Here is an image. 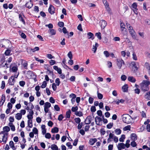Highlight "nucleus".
<instances>
[{
  "instance_id": "f257e3e1",
  "label": "nucleus",
  "mask_w": 150,
  "mask_h": 150,
  "mask_svg": "<svg viewBox=\"0 0 150 150\" xmlns=\"http://www.w3.org/2000/svg\"><path fill=\"white\" fill-rule=\"evenodd\" d=\"M10 42L8 40L3 39L0 40V47L5 48L9 47Z\"/></svg>"
},
{
  "instance_id": "f03ea898",
  "label": "nucleus",
  "mask_w": 150,
  "mask_h": 150,
  "mask_svg": "<svg viewBox=\"0 0 150 150\" xmlns=\"http://www.w3.org/2000/svg\"><path fill=\"white\" fill-rule=\"evenodd\" d=\"M122 117L123 121L125 123L129 124L131 123L132 121V118L128 114L123 115L122 116Z\"/></svg>"
},
{
  "instance_id": "7ed1b4c3",
  "label": "nucleus",
  "mask_w": 150,
  "mask_h": 150,
  "mask_svg": "<svg viewBox=\"0 0 150 150\" xmlns=\"http://www.w3.org/2000/svg\"><path fill=\"white\" fill-rule=\"evenodd\" d=\"M126 24L129 33H130L132 38L134 39L137 40L136 36V33L134 30L133 29L132 27L130 25L127 23H126Z\"/></svg>"
},
{
  "instance_id": "20e7f679",
  "label": "nucleus",
  "mask_w": 150,
  "mask_h": 150,
  "mask_svg": "<svg viewBox=\"0 0 150 150\" xmlns=\"http://www.w3.org/2000/svg\"><path fill=\"white\" fill-rule=\"evenodd\" d=\"M4 130L0 132V142H3L4 143H6L7 141V137H6L8 135V133H5Z\"/></svg>"
},
{
  "instance_id": "39448f33",
  "label": "nucleus",
  "mask_w": 150,
  "mask_h": 150,
  "mask_svg": "<svg viewBox=\"0 0 150 150\" xmlns=\"http://www.w3.org/2000/svg\"><path fill=\"white\" fill-rule=\"evenodd\" d=\"M125 64L124 61L121 59H117V65L119 69H120L122 65Z\"/></svg>"
},
{
  "instance_id": "423d86ee",
  "label": "nucleus",
  "mask_w": 150,
  "mask_h": 150,
  "mask_svg": "<svg viewBox=\"0 0 150 150\" xmlns=\"http://www.w3.org/2000/svg\"><path fill=\"white\" fill-rule=\"evenodd\" d=\"M15 81L14 76H11L9 79L8 83L10 85H13Z\"/></svg>"
},
{
  "instance_id": "0eeeda50",
  "label": "nucleus",
  "mask_w": 150,
  "mask_h": 150,
  "mask_svg": "<svg viewBox=\"0 0 150 150\" xmlns=\"http://www.w3.org/2000/svg\"><path fill=\"white\" fill-rule=\"evenodd\" d=\"M28 74L29 75H30V76L28 77V78L31 79L33 78L34 81H36V76L34 74L32 71H28Z\"/></svg>"
},
{
  "instance_id": "6e6552de",
  "label": "nucleus",
  "mask_w": 150,
  "mask_h": 150,
  "mask_svg": "<svg viewBox=\"0 0 150 150\" xmlns=\"http://www.w3.org/2000/svg\"><path fill=\"white\" fill-rule=\"evenodd\" d=\"M140 86L141 87L142 90L144 92H146L149 90V86L144 85L140 84Z\"/></svg>"
},
{
  "instance_id": "1a4fd4ad",
  "label": "nucleus",
  "mask_w": 150,
  "mask_h": 150,
  "mask_svg": "<svg viewBox=\"0 0 150 150\" xmlns=\"http://www.w3.org/2000/svg\"><path fill=\"white\" fill-rule=\"evenodd\" d=\"M117 147L118 150H121L122 149H124L125 148V144L122 143H119Z\"/></svg>"
},
{
  "instance_id": "9d476101",
  "label": "nucleus",
  "mask_w": 150,
  "mask_h": 150,
  "mask_svg": "<svg viewBox=\"0 0 150 150\" xmlns=\"http://www.w3.org/2000/svg\"><path fill=\"white\" fill-rule=\"evenodd\" d=\"M48 10L51 14H53L54 13V8L52 5H50Z\"/></svg>"
},
{
  "instance_id": "9b49d317",
  "label": "nucleus",
  "mask_w": 150,
  "mask_h": 150,
  "mask_svg": "<svg viewBox=\"0 0 150 150\" xmlns=\"http://www.w3.org/2000/svg\"><path fill=\"white\" fill-rule=\"evenodd\" d=\"M102 120L101 118L98 116H96L95 118V122L98 125H102V124H100V122H101Z\"/></svg>"
},
{
  "instance_id": "f8f14e48",
  "label": "nucleus",
  "mask_w": 150,
  "mask_h": 150,
  "mask_svg": "<svg viewBox=\"0 0 150 150\" xmlns=\"http://www.w3.org/2000/svg\"><path fill=\"white\" fill-rule=\"evenodd\" d=\"M29 113L30 114L28 115L27 116V118L28 120H32L33 118V111L32 110H30Z\"/></svg>"
},
{
  "instance_id": "ddd939ff",
  "label": "nucleus",
  "mask_w": 150,
  "mask_h": 150,
  "mask_svg": "<svg viewBox=\"0 0 150 150\" xmlns=\"http://www.w3.org/2000/svg\"><path fill=\"white\" fill-rule=\"evenodd\" d=\"M33 5V4L32 0H30L29 1L27 2L25 4V6L28 8H31Z\"/></svg>"
},
{
  "instance_id": "4468645a",
  "label": "nucleus",
  "mask_w": 150,
  "mask_h": 150,
  "mask_svg": "<svg viewBox=\"0 0 150 150\" xmlns=\"http://www.w3.org/2000/svg\"><path fill=\"white\" fill-rule=\"evenodd\" d=\"M25 17L24 15H22L21 13L19 14V20L21 21L24 25L25 24V22L24 19V17Z\"/></svg>"
},
{
  "instance_id": "2eb2a0df",
  "label": "nucleus",
  "mask_w": 150,
  "mask_h": 150,
  "mask_svg": "<svg viewBox=\"0 0 150 150\" xmlns=\"http://www.w3.org/2000/svg\"><path fill=\"white\" fill-rule=\"evenodd\" d=\"M92 117L91 116H88L86 118L85 121L86 124H90L91 122Z\"/></svg>"
},
{
  "instance_id": "dca6fc26",
  "label": "nucleus",
  "mask_w": 150,
  "mask_h": 150,
  "mask_svg": "<svg viewBox=\"0 0 150 150\" xmlns=\"http://www.w3.org/2000/svg\"><path fill=\"white\" fill-rule=\"evenodd\" d=\"M5 100V96L4 95H2L1 98V101L0 102V106H2Z\"/></svg>"
},
{
  "instance_id": "f3484780",
  "label": "nucleus",
  "mask_w": 150,
  "mask_h": 150,
  "mask_svg": "<svg viewBox=\"0 0 150 150\" xmlns=\"http://www.w3.org/2000/svg\"><path fill=\"white\" fill-rule=\"evenodd\" d=\"M97 141V140L96 138L90 139L89 141V144L91 145H93Z\"/></svg>"
},
{
  "instance_id": "a211bd4d",
  "label": "nucleus",
  "mask_w": 150,
  "mask_h": 150,
  "mask_svg": "<svg viewBox=\"0 0 150 150\" xmlns=\"http://www.w3.org/2000/svg\"><path fill=\"white\" fill-rule=\"evenodd\" d=\"M87 35L88 39H91L92 40L94 39V37L93 33L91 32H88L87 33Z\"/></svg>"
},
{
  "instance_id": "6ab92c4d",
  "label": "nucleus",
  "mask_w": 150,
  "mask_h": 150,
  "mask_svg": "<svg viewBox=\"0 0 150 150\" xmlns=\"http://www.w3.org/2000/svg\"><path fill=\"white\" fill-rule=\"evenodd\" d=\"M5 62V61H4L0 65V68L4 67L5 69H6L9 67L8 66V64L7 63V62L4 64Z\"/></svg>"
},
{
  "instance_id": "aec40b11",
  "label": "nucleus",
  "mask_w": 150,
  "mask_h": 150,
  "mask_svg": "<svg viewBox=\"0 0 150 150\" xmlns=\"http://www.w3.org/2000/svg\"><path fill=\"white\" fill-rule=\"evenodd\" d=\"M140 84L149 86V85L150 84V82L148 80H143Z\"/></svg>"
},
{
  "instance_id": "412c9836",
  "label": "nucleus",
  "mask_w": 150,
  "mask_h": 150,
  "mask_svg": "<svg viewBox=\"0 0 150 150\" xmlns=\"http://www.w3.org/2000/svg\"><path fill=\"white\" fill-rule=\"evenodd\" d=\"M128 86L127 84H125L122 87V89L124 92H126L128 91Z\"/></svg>"
},
{
  "instance_id": "4be33fe9",
  "label": "nucleus",
  "mask_w": 150,
  "mask_h": 150,
  "mask_svg": "<svg viewBox=\"0 0 150 150\" xmlns=\"http://www.w3.org/2000/svg\"><path fill=\"white\" fill-rule=\"evenodd\" d=\"M98 44L96 43L95 45H93L92 48V50L93 51V52L94 53L96 52L97 47L98 46Z\"/></svg>"
},
{
  "instance_id": "5701e85b",
  "label": "nucleus",
  "mask_w": 150,
  "mask_h": 150,
  "mask_svg": "<svg viewBox=\"0 0 150 150\" xmlns=\"http://www.w3.org/2000/svg\"><path fill=\"white\" fill-rule=\"evenodd\" d=\"M15 118L17 120H19L21 119L22 117L21 114L17 113L15 115Z\"/></svg>"
},
{
  "instance_id": "b1692460",
  "label": "nucleus",
  "mask_w": 150,
  "mask_h": 150,
  "mask_svg": "<svg viewBox=\"0 0 150 150\" xmlns=\"http://www.w3.org/2000/svg\"><path fill=\"white\" fill-rule=\"evenodd\" d=\"M128 79L129 81L133 83L135 82L136 81L135 78L133 76H129Z\"/></svg>"
},
{
  "instance_id": "393cba45",
  "label": "nucleus",
  "mask_w": 150,
  "mask_h": 150,
  "mask_svg": "<svg viewBox=\"0 0 150 150\" xmlns=\"http://www.w3.org/2000/svg\"><path fill=\"white\" fill-rule=\"evenodd\" d=\"M71 113V111L70 110H69L67 111L66 114V118H69L70 117Z\"/></svg>"
},
{
  "instance_id": "a878e982",
  "label": "nucleus",
  "mask_w": 150,
  "mask_h": 150,
  "mask_svg": "<svg viewBox=\"0 0 150 150\" xmlns=\"http://www.w3.org/2000/svg\"><path fill=\"white\" fill-rule=\"evenodd\" d=\"M75 114L76 115L79 117L82 116L83 115V112L81 111H77L75 113Z\"/></svg>"
},
{
  "instance_id": "bb28decb",
  "label": "nucleus",
  "mask_w": 150,
  "mask_h": 150,
  "mask_svg": "<svg viewBox=\"0 0 150 150\" xmlns=\"http://www.w3.org/2000/svg\"><path fill=\"white\" fill-rule=\"evenodd\" d=\"M131 138L132 140L135 141L137 139V135L134 133H133L131 135Z\"/></svg>"
},
{
  "instance_id": "cd10ccee",
  "label": "nucleus",
  "mask_w": 150,
  "mask_h": 150,
  "mask_svg": "<svg viewBox=\"0 0 150 150\" xmlns=\"http://www.w3.org/2000/svg\"><path fill=\"white\" fill-rule=\"evenodd\" d=\"M59 132V129L57 127H55L52 129L51 132L52 133H57Z\"/></svg>"
},
{
  "instance_id": "c85d7f7f",
  "label": "nucleus",
  "mask_w": 150,
  "mask_h": 150,
  "mask_svg": "<svg viewBox=\"0 0 150 150\" xmlns=\"http://www.w3.org/2000/svg\"><path fill=\"white\" fill-rule=\"evenodd\" d=\"M145 96L146 99L150 100V91L146 93Z\"/></svg>"
},
{
  "instance_id": "c756f323",
  "label": "nucleus",
  "mask_w": 150,
  "mask_h": 150,
  "mask_svg": "<svg viewBox=\"0 0 150 150\" xmlns=\"http://www.w3.org/2000/svg\"><path fill=\"white\" fill-rule=\"evenodd\" d=\"M49 33L51 34V35H55L56 33V31L53 29H50L49 30Z\"/></svg>"
},
{
  "instance_id": "7c9ffc66",
  "label": "nucleus",
  "mask_w": 150,
  "mask_h": 150,
  "mask_svg": "<svg viewBox=\"0 0 150 150\" xmlns=\"http://www.w3.org/2000/svg\"><path fill=\"white\" fill-rule=\"evenodd\" d=\"M51 148L52 150H58V147L57 146L54 144L51 146Z\"/></svg>"
},
{
  "instance_id": "2f4dec72",
  "label": "nucleus",
  "mask_w": 150,
  "mask_h": 150,
  "mask_svg": "<svg viewBox=\"0 0 150 150\" xmlns=\"http://www.w3.org/2000/svg\"><path fill=\"white\" fill-rule=\"evenodd\" d=\"M3 130L5 132H9L10 130V128L8 127L7 126H6L4 127L3 128Z\"/></svg>"
},
{
  "instance_id": "473e14b6",
  "label": "nucleus",
  "mask_w": 150,
  "mask_h": 150,
  "mask_svg": "<svg viewBox=\"0 0 150 150\" xmlns=\"http://www.w3.org/2000/svg\"><path fill=\"white\" fill-rule=\"evenodd\" d=\"M51 104L48 102H47L45 103V104L44 106V108H50L51 107Z\"/></svg>"
},
{
  "instance_id": "72a5a7b5",
  "label": "nucleus",
  "mask_w": 150,
  "mask_h": 150,
  "mask_svg": "<svg viewBox=\"0 0 150 150\" xmlns=\"http://www.w3.org/2000/svg\"><path fill=\"white\" fill-rule=\"evenodd\" d=\"M28 125L30 128H31L33 127L32 121L31 120H29L28 121Z\"/></svg>"
},
{
  "instance_id": "f704fd0d",
  "label": "nucleus",
  "mask_w": 150,
  "mask_h": 150,
  "mask_svg": "<svg viewBox=\"0 0 150 150\" xmlns=\"http://www.w3.org/2000/svg\"><path fill=\"white\" fill-rule=\"evenodd\" d=\"M95 35L97 37L99 40L101 39V33L100 32L96 33L95 34Z\"/></svg>"
},
{
  "instance_id": "c9c22d12",
  "label": "nucleus",
  "mask_w": 150,
  "mask_h": 150,
  "mask_svg": "<svg viewBox=\"0 0 150 150\" xmlns=\"http://www.w3.org/2000/svg\"><path fill=\"white\" fill-rule=\"evenodd\" d=\"M120 24L121 30L123 31L124 30V29L125 28V25L124 23L122 22Z\"/></svg>"
},
{
  "instance_id": "e433bc0d",
  "label": "nucleus",
  "mask_w": 150,
  "mask_h": 150,
  "mask_svg": "<svg viewBox=\"0 0 150 150\" xmlns=\"http://www.w3.org/2000/svg\"><path fill=\"white\" fill-rule=\"evenodd\" d=\"M115 132L116 134L118 135L121 133V130L120 129H117L115 130Z\"/></svg>"
},
{
  "instance_id": "4c0bfd02",
  "label": "nucleus",
  "mask_w": 150,
  "mask_h": 150,
  "mask_svg": "<svg viewBox=\"0 0 150 150\" xmlns=\"http://www.w3.org/2000/svg\"><path fill=\"white\" fill-rule=\"evenodd\" d=\"M47 85V83L46 82V81H44L43 82L42 84V85L40 87L42 88H45L46 86Z\"/></svg>"
},
{
  "instance_id": "58836bf2",
  "label": "nucleus",
  "mask_w": 150,
  "mask_h": 150,
  "mask_svg": "<svg viewBox=\"0 0 150 150\" xmlns=\"http://www.w3.org/2000/svg\"><path fill=\"white\" fill-rule=\"evenodd\" d=\"M125 138V136L124 134L121 135V137L119 139V141L120 142H123Z\"/></svg>"
},
{
  "instance_id": "ea45409f",
  "label": "nucleus",
  "mask_w": 150,
  "mask_h": 150,
  "mask_svg": "<svg viewBox=\"0 0 150 150\" xmlns=\"http://www.w3.org/2000/svg\"><path fill=\"white\" fill-rule=\"evenodd\" d=\"M113 125V123L112 122H110L107 125V127L108 129H111Z\"/></svg>"
},
{
  "instance_id": "a19ab883",
  "label": "nucleus",
  "mask_w": 150,
  "mask_h": 150,
  "mask_svg": "<svg viewBox=\"0 0 150 150\" xmlns=\"http://www.w3.org/2000/svg\"><path fill=\"white\" fill-rule=\"evenodd\" d=\"M132 9L137 8V4L135 2L132 5Z\"/></svg>"
},
{
  "instance_id": "79ce46f5",
  "label": "nucleus",
  "mask_w": 150,
  "mask_h": 150,
  "mask_svg": "<svg viewBox=\"0 0 150 150\" xmlns=\"http://www.w3.org/2000/svg\"><path fill=\"white\" fill-rule=\"evenodd\" d=\"M55 82L57 86H59L60 83L59 79L58 78H57L55 80Z\"/></svg>"
},
{
  "instance_id": "37998d69",
  "label": "nucleus",
  "mask_w": 150,
  "mask_h": 150,
  "mask_svg": "<svg viewBox=\"0 0 150 150\" xmlns=\"http://www.w3.org/2000/svg\"><path fill=\"white\" fill-rule=\"evenodd\" d=\"M76 122L77 124L79 123L81 121V119L79 117L76 118L74 119Z\"/></svg>"
},
{
  "instance_id": "c03bdc74",
  "label": "nucleus",
  "mask_w": 150,
  "mask_h": 150,
  "mask_svg": "<svg viewBox=\"0 0 150 150\" xmlns=\"http://www.w3.org/2000/svg\"><path fill=\"white\" fill-rule=\"evenodd\" d=\"M18 68L17 67L13 66L12 68V71L13 72H16L18 70Z\"/></svg>"
},
{
  "instance_id": "a18cd8bd",
  "label": "nucleus",
  "mask_w": 150,
  "mask_h": 150,
  "mask_svg": "<svg viewBox=\"0 0 150 150\" xmlns=\"http://www.w3.org/2000/svg\"><path fill=\"white\" fill-rule=\"evenodd\" d=\"M45 137L47 139H50L51 137L50 134L49 133H46L45 134Z\"/></svg>"
},
{
  "instance_id": "49530a36",
  "label": "nucleus",
  "mask_w": 150,
  "mask_h": 150,
  "mask_svg": "<svg viewBox=\"0 0 150 150\" xmlns=\"http://www.w3.org/2000/svg\"><path fill=\"white\" fill-rule=\"evenodd\" d=\"M78 109V107L77 106L75 107H73L71 108V110L73 112H75L77 111Z\"/></svg>"
},
{
  "instance_id": "de8ad7c7",
  "label": "nucleus",
  "mask_w": 150,
  "mask_h": 150,
  "mask_svg": "<svg viewBox=\"0 0 150 150\" xmlns=\"http://www.w3.org/2000/svg\"><path fill=\"white\" fill-rule=\"evenodd\" d=\"M96 110V107L94 106H92L91 108V111L92 112H94Z\"/></svg>"
},
{
  "instance_id": "09e8293b",
  "label": "nucleus",
  "mask_w": 150,
  "mask_h": 150,
  "mask_svg": "<svg viewBox=\"0 0 150 150\" xmlns=\"http://www.w3.org/2000/svg\"><path fill=\"white\" fill-rule=\"evenodd\" d=\"M11 52V50L9 49H7L5 52V54L7 56L10 55Z\"/></svg>"
},
{
  "instance_id": "8fccbe9b",
  "label": "nucleus",
  "mask_w": 150,
  "mask_h": 150,
  "mask_svg": "<svg viewBox=\"0 0 150 150\" xmlns=\"http://www.w3.org/2000/svg\"><path fill=\"white\" fill-rule=\"evenodd\" d=\"M131 145L132 147H134L137 145V144L135 141L134 140L131 143Z\"/></svg>"
},
{
  "instance_id": "3c124183",
  "label": "nucleus",
  "mask_w": 150,
  "mask_h": 150,
  "mask_svg": "<svg viewBox=\"0 0 150 150\" xmlns=\"http://www.w3.org/2000/svg\"><path fill=\"white\" fill-rule=\"evenodd\" d=\"M64 117H63V115L62 114H60L58 116V120L59 121H61L62 120Z\"/></svg>"
},
{
  "instance_id": "603ef678",
  "label": "nucleus",
  "mask_w": 150,
  "mask_h": 150,
  "mask_svg": "<svg viewBox=\"0 0 150 150\" xmlns=\"http://www.w3.org/2000/svg\"><path fill=\"white\" fill-rule=\"evenodd\" d=\"M58 25L59 26L61 27H63L64 26V23L63 22H59L58 23Z\"/></svg>"
},
{
  "instance_id": "864d4df0",
  "label": "nucleus",
  "mask_w": 150,
  "mask_h": 150,
  "mask_svg": "<svg viewBox=\"0 0 150 150\" xmlns=\"http://www.w3.org/2000/svg\"><path fill=\"white\" fill-rule=\"evenodd\" d=\"M67 55L68 57L70 59H72V52H69L68 54Z\"/></svg>"
},
{
  "instance_id": "5fc2aeb1",
  "label": "nucleus",
  "mask_w": 150,
  "mask_h": 150,
  "mask_svg": "<svg viewBox=\"0 0 150 150\" xmlns=\"http://www.w3.org/2000/svg\"><path fill=\"white\" fill-rule=\"evenodd\" d=\"M103 53L106 57H109L110 55L108 52L107 51H104L103 52Z\"/></svg>"
},
{
  "instance_id": "6e6d98bb",
  "label": "nucleus",
  "mask_w": 150,
  "mask_h": 150,
  "mask_svg": "<svg viewBox=\"0 0 150 150\" xmlns=\"http://www.w3.org/2000/svg\"><path fill=\"white\" fill-rule=\"evenodd\" d=\"M54 109L57 111H59L60 110V108L58 105H55L54 106Z\"/></svg>"
},
{
  "instance_id": "4d7b16f0",
  "label": "nucleus",
  "mask_w": 150,
  "mask_h": 150,
  "mask_svg": "<svg viewBox=\"0 0 150 150\" xmlns=\"http://www.w3.org/2000/svg\"><path fill=\"white\" fill-rule=\"evenodd\" d=\"M28 63L26 62H23V65L25 69H27V66H28Z\"/></svg>"
},
{
  "instance_id": "13d9d810",
  "label": "nucleus",
  "mask_w": 150,
  "mask_h": 150,
  "mask_svg": "<svg viewBox=\"0 0 150 150\" xmlns=\"http://www.w3.org/2000/svg\"><path fill=\"white\" fill-rule=\"evenodd\" d=\"M33 132L34 134H37L38 133V130L36 127H34L33 128Z\"/></svg>"
},
{
  "instance_id": "bf43d9fd",
  "label": "nucleus",
  "mask_w": 150,
  "mask_h": 150,
  "mask_svg": "<svg viewBox=\"0 0 150 150\" xmlns=\"http://www.w3.org/2000/svg\"><path fill=\"white\" fill-rule=\"evenodd\" d=\"M56 86L57 85L55 84L54 83H53L52 84V87L54 91H56L57 89V87Z\"/></svg>"
},
{
  "instance_id": "052dcab7",
  "label": "nucleus",
  "mask_w": 150,
  "mask_h": 150,
  "mask_svg": "<svg viewBox=\"0 0 150 150\" xmlns=\"http://www.w3.org/2000/svg\"><path fill=\"white\" fill-rule=\"evenodd\" d=\"M131 127L130 125H128L127 126L125 127L124 128V129L125 131L129 130H130Z\"/></svg>"
},
{
  "instance_id": "680f3d73",
  "label": "nucleus",
  "mask_w": 150,
  "mask_h": 150,
  "mask_svg": "<svg viewBox=\"0 0 150 150\" xmlns=\"http://www.w3.org/2000/svg\"><path fill=\"white\" fill-rule=\"evenodd\" d=\"M79 125L78 126V129H81L82 127V126H83V123L81 122V123H78Z\"/></svg>"
},
{
  "instance_id": "e2e57ef3",
  "label": "nucleus",
  "mask_w": 150,
  "mask_h": 150,
  "mask_svg": "<svg viewBox=\"0 0 150 150\" xmlns=\"http://www.w3.org/2000/svg\"><path fill=\"white\" fill-rule=\"evenodd\" d=\"M25 84V82L24 81H21L19 82V84L21 86H24Z\"/></svg>"
},
{
  "instance_id": "0e129e2a",
  "label": "nucleus",
  "mask_w": 150,
  "mask_h": 150,
  "mask_svg": "<svg viewBox=\"0 0 150 150\" xmlns=\"http://www.w3.org/2000/svg\"><path fill=\"white\" fill-rule=\"evenodd\" d=\"M133 57L132 58L133 59L135 60H137V57L136 56V55L135 54V53L134 52H133Z\"/></svg>"
},
{
  "instance_id": "69168bd1",
  "label": "nucleus",
  "mask_w": 150,
  "mask_h": 150,
  "mask_svg": "<svg viewBox=\"0 0 150 150\" xmlns=\"http://www.w3.org/2000/svg\"><path fill=\"white\" fill-rule=\"evenodd\" d=\"M12 105L11 103L9 102L7 105V107L8 108L11 109L12 108Z\"/></svg>"
},
{
  "instance_id": "338daca9",
  "label": "nucleus",
  "mask_w": 150,
  "mask_h": 150,
  "mask_svg": "<svg viewBox=\"0 0 150 150\" xmlns=\"http://www.w3.org/2000/svg\"><path fill=\"white\" fill-rule=\"evenodd\" d=\"M121 78L122 80L123 81H125L127 79V77L125 75H122L121 76Z\"/></svg>"
},
{
  "instance_id": "774afa93",
  "label": "nucleus",
  "mask_w": 150,
  "mask_h": 150,
  "mask_svg": "<svg viewBox=\"0 0 150 150\" xmlns=\"http://www.w3.org/2000/svg\"><path fill=\"white\" fill-rule=\"evenodd\" d=\"M66 145L70 149H71L72 148V146L71 145L70 142H69L67 143Z\"/></svg>"
}]
</instances>
